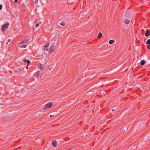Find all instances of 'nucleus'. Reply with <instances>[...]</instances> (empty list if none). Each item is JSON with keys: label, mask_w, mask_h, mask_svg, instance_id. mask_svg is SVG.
<instances>
[{"label": "nucleus", "mask_w": 150, "mask_h": 150, "mask_svg": "<svg viewBox=\"0 0 150 150\" xmlns=\"http://www.w3.org/2000/svg\"><path fill=\"white\" fill-rule=\"evenodd\" d=\"M60 24L61 25H62V26H64L65 25V23L64 22H62L60 23Z\"/></svg>", "instance_id": "17"}, {"label": "nucleus", "mask_w": 150, "mask_h": 150, "mask_svg": "<svg viewBox=\"0 0 150 150\" xmlns=\"http://www.w3.org/2000/svg\"><path fill=\"white\" fill-rule=\"evenodd\" d=\"M150 35V31L149 30L147 29L145 33V36L146 37H148Z\"/></svg>", "instance_id": "4"}, {"label": "nucleus", "mask_w": 150, "mask_h": 150, "mask_svg": "<svg viewBox=\"0 0 150 150\" xmlns=\"http://www.w3.org/2000/svg\"><path fill=\"white\" fill-rule=\"evenodd\" d=\"M145 62V61L144 60H142L141 61L140 64L142 65H143L144 64Z\"/></svg>", "instance_id": "12"}, {"label": "nucleus", "mask_w": 150, "mask_h": 150, "mask_svg": "<svg viewBox=\"0 0 150 150\" xmlns=\"http://www.w3.org/2000/svg\"><path fill=\"white\" fill-rule=\"evenodd\" d=\"M17 1H18V0H15L14 1V2L15 3H16V2H17Z\"/></svg>", "instance_id": "24"}, {"label": "nucleus", "mask_w": 150, "mask_h": 150, "mask_svg": "<svg viewBox=\"0 0 150 150\" xmlns=\"http://www.w3.org/2000/svg\"><path fill=\"white\" fill-rule=\"evenodd\" d=\"M38 67L41 69H42L43 68V67L42 66V64L40 63L39 64Z\"/></svg>", "instance_id": "14"}, {"label": "nucleus", "mask_w": 150, "mask_h": 150, "mask_svg": "<svg viewBox=\"0 0 150 150\" xmlns=\"http://www.w3.org/2000/svg\"><path fill=\"white\" fill-rule=\"evenodd\" d=\"M52 104V103L51 102H49L47 103L46 104L45 106L43 108V110H45L51 107Z\"/></svg>", "instance_id": "1"}, {"label": "nucleus", "mask_w": 150, "mask_h": 150, "mask_svg": "<svg viewBox=\"0 0 150 150\" xmlns=\"http://www.w3.org/2000/svg\"><path fill=\"white\" fill-rule=\"evenodd\" d=\"M130 21L128 19H126L124 21L125 23L126 24H128L129 23Z\"/></svg>", "instance_id": "11"}, {"label": "nucleus", "mask_w": 150, "mask_h": 150, "mask_svg": "<svg viewBox=\"0 0 150 150\" xmlns=\"http://www.w3.org/2000/svg\"><path fill=\"white\" fill-rule=\"evenodd\" d=\"M2 8V5L0 4V10H1Z\"/></svg>", "instance_id": "20"}, {"label": "nucleus", "mask_w": 150, "mask_h": 150, "mask_svg": "<svg viewBox=\"0 0 150 150\" xmlns=\"http://www.w3.org/2000/svg\"><path fill=\"white\" fill-rule=\"evenodd\" d=\"M38 0H35V1L34 2L35 4H37L38 2Z\"/></svg>", "instance_id": "19"}, {"label": "nucleus", "mask_w": 150, "mask_h": 150, "mask_svg": "<svg viewBox=\"0 0 150 150\" xmlns=\"http://www.w3.org/2000/svg\"><path fill=\"white\" fill-rule=\"evenodd\" d=\"M10 72L11 73L12 72L11 71H10Z\"/></svg>", "instance_id": "28"}, {"label": "nucleus", "mask_w": 150, "mask_h": 150, "mask_svg": "<svg viewBox=\"0 0 150 150\" xmlns=\"http://www.w3.org/2000/svg\"><path fill=\"white\" fill-rule=\"evenodd\" d=\"M52 144L53 147H55L57 146V142L56 140H53L52 142Z\"/></svg>", "instance_id": "5"}, {"label": "nucleus", "mask_w": 150, "mask_h": 150, "mask_svg": "<svg viewBox=\"0 0 150 150\" xmlns=\"http://www.w3.org/2000/svg\"><path fill=\"white\" fill-rule=\"evenodd\" d=\"M49 45H45L44 47V50L45 51H48V49L47 47H49Z\"/></svg>", "instance_id": "8"}, {"label": "nucleus", "mask_w": 150, "mask_h": 150, "mask_svg": "<svg viewBox=\"0 0 150 150\" xmlns=\"http://www.w3.org/2000/svg\"><path fill=\"white\" fill-rule=\"evenodd\" d=\"M18 149V148H17V149H14V150H16V149Z\"/></svg>", "instance_id": "27"}, {"label": "nucleus", "mask_w": 150, "mask_h": 150, "mask_svg": "<svg viewBox=\"0 0 150 150\" xmlns=\"http://www.w3.org/2000/svg\"><path fill=\"white\" fill-rule=\"evenodd\" d=\"M28 39H26L24 41L19 42V44H24L25 43H27L28 42Z\"/></svg>", "instance_id": "6"}, {"label": "nucleus", "mask_w": 150, "mask_h": 150, "mask_svg": "<svg viewBox=\"0 0 150 150\" xmlns=\"http://www.w3.org/2000/svg\"><path fill=\"white\" fill-rule=\"evenodd\" d=\"M102 36V33H99L97 37V38L98 39H100Z\"/></svg>", "instance_id": "9"}, {"label": "nucleus", "mask_w": 150, "mask_h": 150, "mask_svg": "<svg viewBox=\"0 0 150 150\" xmlns=\"http://www.w3.org/2000/svg\"><path fill=\"white\" fill-rule=\"evenodd\" d=\"M23 61L24 62H27L28 64H29L30 63V60H27L26 59H24Z\"/></svg>", "instance_id": "10"}, {"label": "nucleus", "mask_w": 150, "mask_h": 150, "mask_svg": "<svg viewBox=\"0 0 150 150\" xmlns=\"http://www.w3.org/2000/svg\"><path fill=\"white\" fill-rule=\"evenodd\" d=\"M39 23H37L36 25V27H38L39 26Z\"/></svg>", "instance_id": "21"}, {"label": "nucleus", "mask_w": 150, "mask_h": 150, "mask_svg": "<svg viewBox=\"0 0 150 150\" xmlns=\"http://www.w3.org/2000/svg\"><path fill=\"white\" fill-rule=\"evenodd\" d=\"M115 42V41L113 40H110L109 42V43L110 44H112Z\"/></svg>", "instance_id": "13"}, {"label": "nucleus", "mask_w": 150, "mask_h": 150, "mask_svg": "<svg viewBox=\"0 0 150 150\" xmlns=\"http://www.w3.org/2000/svg\"><path fill=\"white\" fill-rule=\"evenodd\" d=\"M112 111H114V109H112Z\"/></svg>", "instance_id": "25"}, {"label": "nucleus", "mask_w": 150, "mask_h": 150, "mask_svg": "<svg viewBox=\"0 0 150 150\" xmlns=\"http://www.w3.org/2000/svg\"><path fill=\"white\" fill-rule=\"evenodd\" d=\"M50 117H52V115H50Z\"/></svg>", "instance_id": "26"}, {"label": "nucleus", "mask_w": 150, "mask_h": 150, "mask_svg": "<svg viewBox=\"0 0 150 150\" xmlns=\"http://www.w3.org/2000/svg\"><path fill=\"white\" fill-rule=\"evenodd\" d=\"M11 39H9L7 41L8 42H10L11 41Z\"/></svg>", "instance_id": "22"}, {"label": "nucleus", "mask_w": 150, "mask_h": 150, "mask_svg": "<svg viewBox=\"0 0 150 150\" xmlns=\"http://www.w3.org/2000/svg\"><path fill=\"white\" fill-rule=\"evenodd\" d=\"M27 45H23L20 46V47L21 48H25L26 47Z\"/></svg>", "instance_id": "15"}, {"label": "nucleus", "mask_w": 150, "mask_h": 150, "mask_svg": "<svg viewBox=\"0 0 150 150\" xmlns=\"http://www.w3.org/2000/svg\"><path fill=\"white\" fill-rule=\"evenodd\" d=\"M54 49V45H52L50 47V49L49 50L50 52H52Z\"/></svg>", "instance_id": "3"}, {"label": "nucleus", "mask_w": 150, "mask_h": 150, "mask_svg": "<svg viewBox=\"0 0 150 150\" xmlns=\"http://www.w3.org/2000/svg\"><path fill=\"white\" fill-rule=\"evenodd\" d=\"M8 24L7 23H5L4 25H3L2 28H1V30L3 31H4L6 30L5 28H8Z\"/></svg>", "instance_id": "2"}, {"label": "nucleus", "mask_w": 150, "mask_h": 150, "mask_svg": "<svg viewBox=\"0 0 150 150\" xmlns=\"http://www.w3.org/2000/svg\"><path fill=\"white\" fill-rule=\"evenodd\" d=\"M29 64H27L26 66V69H28V66Z\"/></svg>", "instance_id": "23"}, {"label": "nucleus", "mask_w": 150, "mask_h": 150, "mask_svg": "<svg viewBox=\"0 0 150 150\" xmlns=\"http://www.w3.org/2000/svg\"><path fill=\"white\" fill-rule=\"evenodd\" d=\"M147 47L148 49H150V45H148L147 46Z\"/></svg>", "instance_id": "18"}, {"label": "nucleus", "mask_w": 150, "mask_h": 150, "mask_svg": "<svg viewBox=\"0 0 150 150\" xmlns=\"http://www.w3.org/2000/svg\"><path fill=\"white\" fill-rule=\"evenodd\" d=\"M146 44L147 45L150 44V39H149L146 41Z\"/></svg>", "instance_id": "16"}, {"label": "nucleus", "mask_w": 150, "mask_h": 150, "mask_svg": "<svg viewBox=\"0 0 150 150\" xmlns=\"http://www.w3.org/2000/svg\"><path fill=\"white\" fill-rule=\"evenodd\" d=\"M40 71H38L34 74V76H39L40 75Z\"/></svg>", "instance_id": "7"}]
</instances>
